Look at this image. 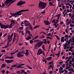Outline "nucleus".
Listing matches in <instances>:
<instances>
[{"instance_id":"1","label":"nucleus","mask_w":74,"mask_h":74,"mask_svg":"<svg viewBox=\"0 0 74 74\" xmlns=\"http://www.w3.org/2000/svg\"><path fill=\"white\" fill-rule=\"evenodd\" d=\"M29 10L28 9L26 10H22L15 13H10L11 16H14L15 18L17 17V16L21 15H22V13L23 12H25L26 11H29Z\"/></svg>"},{"instance_id":"2","label":"nucleus","mask_w":74,"mask_h":74,"mask_svg":"<svg viewBox=\"0 0 74 74\" xmlns=\"http://www.w3.org/2000/svg\"><path fill=\"white\" fill-rule=\"evenodd\" d=\"M12 1H13V0H6V1L5 2L4 4L5 5L9 7L12 3H13L14 2H15L16 1V0H14L12 2Z\"/></svg>"},{"instance_id":"3","label":"nucleus","mask_w":74,"mask_h":74,"mask_svg":"<svg viewBox=\"0 0 74 74\" xmlns=\"http://www.w3.org/2000/svg\"><path fill=\"white\" fill-rule=\"evenodd\" d=\"M43 41H40L37 42L35 45V49H38V48H40L43 44Z\"/></svg>"},{"instance_id":"4","label":"nucleus","mask_w":74,"mask_h":74,"mask_svg":"<svg viewBox=\"0 0 74 74\" xmlns=\"http://www.w3.org/2000/svg\"><path fill=\"white\" fill-rule=\"evenodd\" d=\"M47 6V3L40 2L39 4V7L40 8L44 9Z\"/></svg>"},{"instance_id":"5","label":"nucleus","mask_w":74,"mask_h":74,"mask_svg":"<svg viewBox=\"0 0 74 74\" xmlns=\"http://www.w3.org/2000/svg\"><path fill=\"white\" fill-rule=\"evenodd\" d=\"M0 26L1 27V29H7V28H8L9 27V25H2L1 23H0Z\"/></svg>"},{"instance_id":"6","label":"nucleus","mask_w":74,"mask_h":74,"mask_svg":"<svg viewBox=\"0 0 74 74\" xmlns=\"http://www.w3.org/2000/svg\"><path fill=\"white\" fill-rule=\"evenodd\" d=\"M42 52H43L42 54L43 55H44V56H45V54L44 53V52L42 51V50L41 49H40L38 50L37 55H40V54H41V53H42Z\"/></svg>"},{"instance_id":"7","label":"nucleus","mask_w":74,"mask_h":74,"mask_svg":"<svg viewBox=\"0 0 74 74\" xmlns=\"http://www.w3.org/2000/svg\"><path fill=\"white\" fill-rule=\"evenodd\" d=\"M10 22H11V23L10 24L9 26V29H10V28L12 27V26H14V24L15 23V21L14 20H12L11 21H10Z\"/></svg>"},{"instance_id":"8","label":"nucleus","mask_w":74,"mask_h":74,"mask_svg":"<svg viewBox=\"0 0 74 74\" xmlns=\"http://www.w3.org/2000/svg\"><path fill=\"white\" fill-rule=\"evenodd\" d=\"M24 24L25 26H31V24L29 23V22L27 20H25L24 21Z\"/></svg>"},{"instance_id":"9","label":"nucleus","mask_w":74,"mask_h":74,"mask_svg":"<svg viewBox=\"0 0 74 74\" xmlns=\"http://www.w3.org/2000/svg\"><path fill=\"white\" fill-rule=\"evenodd\" d=\"M25 3H26V2L25 1H20L17 3V5H22Z\"/></svg>"},{"instance_id":"10","label":"nucleus","mask_w":74,"mask_h":74,"mask_svg":"<svg viewBox=\"0 0 74 74\" xmlns=\"http://www.w3.org/2000/svg\"><path fill=\"white\" fill-rule=\"evenodd\" d=\"M25 64H20L18 65V66L16 67V68H17L18 69H20L21 68H24V67L22 66H24Z\"/></svg>"},{"instance_id":"11","label":"nucleus","mask_w":74,"mask_h":74,"mask_svg":"<svg viewBox=\"0 0 74 74\" xmlns=\"http://www.w3.org/2000/svg\"><path fill=\"white\" fill-rule=\"evenodd\" d=\"M23 54H25V55L26 56H28V55H29V53H28V50H27L26 51V52L25 53L24 52H23V50L21 52Z\"/></svg>"},{"instance_id":"12","label":"nucleus","mask_w":74,"mask_h":74,"mask_svg":"<svg viewBox=\"0 0 74 74\" xmlns=\"http://www.w3.org/2000/svg\"><path fill=\"white\" fill-rule=\"evenodd\" d=\"M44 23H45V25H50V23L48 21H44Z\"/></svg>"},{"instance_id":"13","label":"nucleus","mask_w":74,"mask_h":74,"mask_svg":"<svg viewBox=\"0 0 74 74\" xmlns=\"http://www.w3.org/2000/svg\"><path fill=\"white\" fill-rule=\"evenodd\" d=\"M5 62H6L8 63H11L13 62V60H5Z\"/></svg>"},{"instance_id":"14","label":"nucleus","mask_w":74,"mask_h":74,"mask_svg":"<svg viewBox=\"0 0 74 74\" xmlns=\"http://www.w3.org/2000/svg\"><path fill=\"white\" fill-rule=\"evenodd\" d=\"M24 56V55L23 54H22L21 55L19 53H18L17 54V57L18 58H22V57H23Z\"/></svg>"},{"instance_id":"15","label":"nucleus","mask_w":74,"mask_h":74,"mask_svg":"<svg viewBox=\"0 0 74 74\" xmlns=\"http://www.w3.org/2000/svg\"><path fill=\"white\" fill-rule=\"evenodd\" d=\"M54 4V3L53 2L52 3V2H50L49 3V5H51V6H54L55 5V4Z\"/></svg>"},{"instance_id":"16","label":"nucleus","mask_w":74,"mask_h":74,"mask_svg":"<svg viewBox=\"0 0 74 74\" xmlns=\"http://www.w3.org/2000/svg\"><path fill=\"white\" fill-rule=\"evenodd\" d=\"M31 38H32V37L30 36H28L27 37L25 38V39L26 40H30V39H31Z\"/></svg>"},{"instance_id":"17","label":"nucleus","mask_w":74,"mask_h":74,"mask_svg":"<svg viewBox=\"0 0 74 74\" xmlns=\"http://www.w3.org/2000/svg\"><path fill=\"white\" fill-rule=\"evenodd\" d=\"M64 37H62L61 40V42H64Z\"/></svg>"},{"instance_id":"18","label":"nucleus","mask_w":74,"mask_h":74,"mask_svg":"<svg viewBox=\"0 0 74 74\" xmlns=\"http://www.w3.org/2000/svg\"><path fill=\"white\" fill-rule=\"evenodd\" d=\"M41 34H43V35L45 34V35H46V33L44 32H40V35H41Z\"/></svg>"},{"instance_id":"19","label":"nucleus","mask_w":74,"mask_h":74,"mask_svg":"<svg viewBox=\"0 0 74 74\" xmlns=\"http://www.w3.org/2000/svg\"><path fill=\"white\" fill-rule=\"evenodd\" d=\"M23 30V27H20L18 28V30Z\"/></svg>"},{"instance_id":"20","label":"nucleus","mask_w":74,"mask_h":74,"mask_svg":"<svg viewBox=\"0 0 74 74\" xmlns=\"http://www.w3.org/2000/svg\"><path fill=\"white\" fill-rule=\"evenodd\" d=\"M9 45V42H8L7 45H6L5 47H3V48H7L8 47V46Z\"/></svg>"},{"instance_id":"21","label":"nucleus","mask_w":74,"mask_h":74,"mask_svg":"<svg viewBox=\"0 0 74 74\" xmlns=\"http://www.w3.org/2000/svg\"><path fill=\"white\" fill-rule=\"evenodd\" d=\"M27 33H28V34H29V36H32V34H31V33H30V31L27 30Z\"/></svg>"},{"instance_id":"22","label":"nucleus","mask_w":74,"mask_h":74,"mask_svg":"<svg viewBox=\"0 0 74 74\" xmlns=\"http://www.w3.org/2000/svg\"><path fill=\"white\" fill-rule=\"evenodd\" d=\"M60 51H58V53L57 54H55V55H57L58 56V57H59V56H60Z\"/></svg>"},{"instance_id":"23","label":"nucleus","mask_w":74,"mask_h":74,"mask_svg":"<svg viewBox=\"0 0 74 74\" xmlns=\"http://www.w3.org/2000/svg\"><path fill=\"white\" fill-rule=\"evenodd\" d=\"M5 66H6L5 64H3L2 65L1 67V68H4V67H5Z\"/></svg>"},{"instance_id":"24","label":"nucleus","mask_w":74,"mask_h":74,"mask_svg":"<svg viewBox=\"0 0 74 74\" xmlns=\"http://www.w3.org/2000/svg\"><path fill=\"white\" fill-rule=\"evenodd\" d=\"M67 44H66L64 45V49H66L67 48Z\"/></svg>"},{"instance_id":"25","label":"nucleus","mask_w":74,"mask_h":74,"mask_svg":"<svg viewBox=\"0 0 74 74\" xmlns=\"http://www.w3.org/2000/svg\"><path fill=\"white\" fill-rule=\"evenodd\" d=\"M44 37H45V36H44L43 35H42L40 37V38L42 39V38H44Z\"/></svg>"},{"instance_id":"26","label":"nucleus","mask_w":74,"mask_h":74,"mask_svg":"<svg viewBox=\"0 0 74 74\" xmlns=\"http://www.w3.org/2000/svg\"><path fill=\"white\" fill-rule=\"evenodd\" d=\"M52 57H48L47 58V60H51V59H52Z\"/></svg>"},{"instance_id":"27","label":"nucleus","mask_w":74,"mask_h":74,"mask_svg":"<svg viewBox=\"0 0 74 74\" xmlns=\"http://www.w3.org/2000/svg\"><path fill=\"white\" fill-rule=\"evenodd\" d=\"M8 40H10L11 38V35H8Z\"/></svg>"},{"instance_id":"28","label":"nucleus","mask_w":74,"mask_h":74,"mask_svg":"<svg viewBox=\"0 0 74 74\" xmlns=\"http://www.w3.org/2000/svg\"><path fill=\"white\" fill-rule=\"evenodd\" d=\"M39 26H40L39 25H36V26L34 27V29H36V28H38V27H39Z\"/></svg>"},{"instance_id":"29","label":"nucleus","mask_w":74,"mask_h":74,"mask_svg":"<svg viewBox=\"0 0 74 74\" xmlns=\"http://www.w3.org/2000/svg\"><path fill=\"white\" fill-rule=\"evenodd\" d=\"M64 70H62V71H59V73L60 74H62V73H64Z\"/></svg>"},{"instance_id":"30","label":"nucleus","mask_w":74,"mask_h":74,"mask_svg":"<svg viewBox=\"0 0 74 74\" xmlns=\"http://www.w3.org/2000/svg\"><path fill=\"white\" fill-rule=\"evenodd\" d=\"M56 19H54L53 20L52 22L53 23H56Z\"/></svg>"},{"instance_id":"31","label":"nucleus","mask_w":74,"mask_h":74,"mask_svg":"<svg viewBox=\"0 0 74 74\" xmlns=\"http://www.w3.org/2000/svg\"><path fill=\"white\" fill-rule=\"evenodd\" d=\"M42 61L43 62H45V64H46V63H47V60L44 59H43L42 60Z\"/></svg>"},{"instance_id":"32","label":"nucleus","mask_w":74,"mask_h":74,"mask_svg":"<svg viewBox=\"0 0 74 74\" xmlns=\"http://www.w3.org/2000/svg\"><path fill=\"white\" fill-rule=\"evenodd\" d=\"M69 51H71V52H73V50L72 49V48L70 47L69 49Z\"/></svg>"},{"instance_id":"33","label":"nucleus","mask_w":74,"mask_h":74,"mask_svg":"<svg viewBox=\"0 0 74 74\" xmlns=\"http://www.w3.org/2000/svg\"><path fill=\"white\" fill-rule=\"evenodd\" d=\"M40 40H34V42H38V41H39Z\"/></svg>"},{"instance_id":"34","label":"nucleus","mask_w":74,"mask_h":74,"mask_svg":"<svg viewBox=\"0 0 74 74\" xmlns=\"http://www.w3.org/2000/svg\"><path fill=\"white\" fill-rule=\"evenodd\" d=\"M55 36H56V37H57V38L58 40H60V38H59V36H58L57 35H55Z\"/></svg>"},{"instance_id":"35","label":"nucleus","mask_w":74,"mask_h":74,"mask_svg":"<svg viewBox=\"0 0 74 74\" xmlns=\"http://www.w3.org/2000/svg\"><path fill=\"white\" fill-rule=\"evenodd\" d=\"M47 38H48L49 39H53L52 38H51V37L49 36H47Z\"/></svg>"},{"instance_id":"36","label":"nucleus","mask_w":74,"mask_h":74,"mask_svg":"<svg viewBox=\"0 0 74 74\" xmlns=\"http://www.w3.org/2000/svg\"><path fill=\"white\" fill-rule=\"evenodd\" d=\"M17 66V65L16 64H14L12 66V67H16Z\"/></svg>"},{"instance_id":"37","label":"nucleus","mask_w":74,"mask_h":74,"mask_svg":"<svg viewBox=\"0 0 74 74\" xmlns=\"http://www.w3.org/2000/svg\"><path fill=\"white\" fill-rule=\"evenodd\" d=\"M29 42L30 44H32L33 42V41L32 40H31L29 41Z\"/></svg>"},{"instance_id":"38","label":"nucleus","mask_w":74,"mask_h":74,"mask_svg":"<svg viewBox=\"0 0 74 74\" xmlns=\"http://www.w3.org/2000/svg\"><path fill=\"white\" fill-rule=\"evenodd\" d=\"M69 41H73V39H72V38H71L69 40Z\"/></svg>"},{"instance_id":"39","label":"nucleus","mask_w":74,"mask_h":74,"mask_svg":"<svg viewBox=\"0 0 74 74\" xmlns=\"http://www.w3.org/2000/svg\"><path fill=\"white\" fill-rule=\"evenodd\" d=\"M2 73L3 74H4V73H5V71L4 70H3L1 71Z\"/></svg>"},{"instance_id":"40","label":"nucleus","mask_w":74,"mask_h":74,"mask_svg":"<svg viewBox=\"0 0 74 74\" xmlns=\"http://www.w3.org/2000/svg\"><path fill=\"white\" fill-rule=\"evenodd\" d=\"M70 26H71V27H74V24L72 25V24H70Z\"/></svg>"},{"instance_id":"41","label":"nucleus","mask_w":74,"mask_h":74,"mask_svg":"<svg viewBox=\"0 0 74 74\" xmlns=\"http://www.w3.org/2000/svg\"><path fill=\"white\" fill-rule=\"evenodd\" d=\"M69 6H70V8H72V7H73V6L72 5H71L70 4L69 5Z\"/></svg>"},{"instance_id":"42","label":"nucleus","mask_w":74,"mask_h":74,"mask_svg":"<svg viewBox=\"0 0 74 74\" xmlns=\"http://www.w3.org/2000/svg\"><path fill=\"white\" fill-rule=\"evenodd\" d=\"M51 33H49L48 34L46 35L47 36H51Z\"/></svg>"},{"instance_id":"43","label":"nucleus","mask_w":74,"mask_h":74,"mask_svg":"<svg viewBox=\"0 0 74 74\" xmlns=\"http://www.w3.org/2000/svg\"><path fill=\"white\" fill-rule=\"evenodd\" d=\"M38 37H39V36L37 35L35 37V39H37V38Z\"/></svg>"},{"instance_id":"44","label":"nucleus","mask_w":74,"mask_h":74,"mask_svg":"<svg viewBox=\"0 0 74 74\" xmlns=\"http://www.w3.org/2000/svg\"><path fill=\"white\" fill-rule=\"evenodd\" d=\"M65 38H67L69 37V36H68V35L67 34H66L65 36Z\"/></svg>"},{"instance_id":"45","label":"nucleus","mask_w":74,"mask_h":74,"mask_svg":"<svg viewBox=\"0 0 74 74\" xmlns=\"http://www.w3.org/2000/svg\"><path fill=\"white\" fill-rule=\"evenodd\" d=\"M14 58V57L13 56L12 57H9V59H13Z\"/></svg>"},{"instance_id":"46","label":"nucleus","mask_w":74,"mask_h":74,"mask_svg":"<svg viewBox=\"0 0 74 74\" xmlns=\"http://www.w3.org/2000/svg\"><path fill=\"white\" fill-rule=\"evenodd\" d=\"M61 15L60 14H57L56 15V16L57 17H59V16H60Z\"/></svg>"},{"instance_id":"47","label":"nucleus","mask_w":74,"mask_h":74,"mask_svg":"<svg viewBox=\"0 0 74 74\" xmlns=\"http://www.w3.org/2000/svg\"><path fill=\"white\" fill-rule=\"evenodd\" d=\"M3 34V32H1L0 34V38H1V36H2V35Z\"/></svg>"},{"instance_id":"48","label":"nucleus","mask_w":74,"mask_h":74,"mask_svg":"<svg viewBox=\"0 0 74 74\" xmlns=\"http://www.w3.org/2000/svg\"><path fill=\"white\" fill-rule=\"evenodd\" d=\"M5 7V5L4 3H2V7Z\"/></svg>"},{"instance_id":"49","label":"nucleus","mask_w":74,"mask_h":74,"mask_svg":"<svg viewBox=\"0 0 74 74\" xmlns=\"http://www.w3.org/2000/svg\"><path fill=\"white\" fill-rule=\"evenodd\" d=\"M63 69V68H62V67L60 66V70H62Z\"/></svg>"},{"instance_id":"50","label":"nucleus","mask_w":74,"mask_h":74,"mask_svg":"<svg viewBox=\"0 0 74 74\" xmlns=\"http://www.w3.org/2000/svg\"><path fill=\"white\" fill-rule=\"evenodd\" d=\"M64 71L65 72V73H68V71L66 70H65V69H64Z\"/></svg>"},{"instance_id":"51","label":"nucleus","mask_w":74,"mask_h":74,"mask_svg":"<svg viewBox=\"0 0 74 74\" xmlns=\"http://www.w3.org/2000/svg\"><path fill=\"white\" fill-rule=\"evenodd\" d=\"M28 68V69H31V70H32V69H32V68H31L30 66H29V67Z\"/></svg>"},{"instance_id":"52","label":"nucleus","mask_w":74,"mask_h":74,"mask_svg":"<svg viewBox=\"0 0 74 74\" xmlns=\"http://www.w3.org/2000/svg\"><path fill=\"white\" fill-rule=\"evenodd\" d=\"M62 8L63 10H64V9H65V6H64V5H62Z\"/></svg>"},{"instance_id":"53","label":"nucleus","mask_w":74,"mask_h":74,"mask_svg":"<svg viewBox=\"0 0 74 74\" xmlns=\"http://www.w3.org/2000/svg\"><path fill=\"white\" fill-rule=\"evenodd\" d=\"M15 37L14 36L13 40V42H14L15 41Z\"/></svg>"},{"instance_id":"54","label":"nucleus","mask_w":74,"mask_h":74,"mask_svg":"<svg viewBox=\"0 0 74 74\" xmlns=\"http://www.w3.org/2000/svg\"><path fill=\"white\" fill-rule=\"evenodd\" d=\"M69 23H70V22H68L67 23H66V24L68 26V25H69Z\"/></svg>"},{"instance_id":"55","label":"nucleus","mask_w":74,"mask_h":74,"mask_svg":"<svg viewBox=\"0 0 74 74\" xmlns=\"http://www.w3.org/2000/svg\"><path fill=\"white\" fill-rule=\"evenodd\" d=\"M1 52H5V50H2Z\"/></svg>"},{"instance_id":"56","label":"nucleus","mask_w":74,"mask_h":74,"mask_svg":"<svg viewBox=\"0 0 74 74\" xmlns=\"http://www.w3.org/2000/svg\"><path fill=\"white\" fill-rule=\"evenodd\" d=\"M7 35V34L5 33L4 35H3V37H5Z\"/></svg>"},{"instance_id":"57","label":"nucleus","mask_w":74,"mask_h":74,"mask_svg":"<svg viewBox=\"0 0 74 74\" xmlns=\"http://www.w3.org/2000/svg\"><path fill=\"white\" fill-rule=\"evenodd\" d=\"M58 22H59V20L57 19L56 21V23H58Z\"/></svg>"},{"instance_id":"58","label":"nucleus","mask_w":74,"mask_h":74,"mask_svg":"<svg viewBox=\"0 0 74 74\" xmlns=\"http://www.w3.org/2000/svg\"><path fill=\"white\" fill-rule=\"evenodd\" d=\"M69 68H70V66H66V69H69Z\"/></svg>"},{"instance_id":"59","label":"nucleus","mask_w":74,"mask_h":74,"mask_svg":"<svg viewBox=\"0 0 74 74\" xmlns=\"http://www.w3.org/2000/svg\"><path fill=\"white\" fill-rule=\"evenodd\" d=\"M47 43L48 44H49V43H50V41H49V40H47Z\"/></svg>"},{"instance_id":"60","label":"nucleus","mask_w":74,"mask_h":74,"mask_svg":"<svg viewBox=\"0 0 74 74\" xmlns=\"http://www.w3.org/2000/svg\"><path fill=\"white\" fill-rule=\"evenodd\" d=\"M42 14H45V11H43V12H42Z\"/></svg>"},{"instance_id":"61","label":"nucleus","mask_w":74,"mask_h":74,"mask_svg":"<svg viewBox=\"0 0 74 74\" xmlns=\"http://www.w3.org/2000/svg\"><path fill=\"white\" fill-rule=\"evenodd\" d=\"M5 59H9V56H6L5 57Z\"/></svg>"},{"instance_id":"62","label":"nucleus","mask_w":74,"mask_h":74,"mask_svg":"<svg viewBox=\"0 0 74 74\" xmlns=\"http://www.w3.org/2000/svg\"><path fill=\"white\" fill-rule=\"evenodd\" d=\"M17 73L18 74H20L21 73V71H17Z\"/></svg>"},{"instance_id":"63","label":"nucleus","mask_w":74,"mask_h":74,"mask_svg":"<svg viewBox=\"0 0 74 74\" xmlns=\"http://www.w3.org/2000/svg\"><path fill=\"white\" fill-rule=\"evenodd\" d=\"M62 67H63L64 68V67H65V64H63L62 66Z\"/></svg>"},{"instance_id":"64","label":"nucleus","mask_w":74,"mask_h":74,"mask_svg":"<svg viewBox=\"0 0 74 74\" xmlns=\"http://www.w3.org/2000/svg\"><path fill=\"white\" fill-rule=\"evenodd\" d=\"M72 54V55L73 56V58H74V53H73Z\"/></svg>"}]
</instances>
